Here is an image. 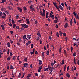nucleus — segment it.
<instances>
[{
    "label": "nucleus",
    "mask_w": 79,
    "mask_h": 79,
    "mask_svg": "<svg viewBox=\"0 0 79 79\" xmlns=\"http://www.w3.org/2000/svg\"><path fill=\"white\" fill-rule=\"evenodd\" d=\"M43 13H42V12L41 11H40V13H41V15L42 16H45V10L44 9H43Z\"/></svg>",
    "instance_id": "f257e3e1"
},
{
    "label": "nucleus",
    "mask_w": 79,
    "mask_h": 79,
    "mask_svg": "<svg viewBox=\"0 0 79 79\" xmlns=\"http://www.w3.org/2000/svg\"><path fill=\"white\" fill-rule=\"evenodd\" d=\"M50 16H49V17H51L52 19H55V15H52V13H50Z\"/></svg>",
    "instance_id": "f03ea898"
},
{
    "label": "nucleus",
    "mask_w": 79,
    "mask_h": 79,
    "mask_svg": "<svg viewBox=\"0 0 79 79\" xmlns=\"http://www.w3.org/2000/svg\"><path fill=\"white\" fill-rule=\"evenodd\" d=\"M53 4L54 5V6L55 7H56V8H58V6H57V5H56L57 3H56L55 2H53Z\"/></svg>",
    "instance_id": "7ed1b4c3"
},
{
    "label": "nucleus",
    "mask_w": 79,
    "mask_h": 79,
    "mask_svg": "<svg viewBox=\"0 0 79 79\" xmlns=\"http://www.w3.org/2000/svg\"><path fill=\"white\" fill-rule=\"evenodd\" d=\"M24 66H23V67H27L28 66V64L27 63H25L24 64Z\"/></svg>",
    "instance_id": "20e7f679"
},
{
    "label": "nucleus",
    "mask_w": 79,
    "mask_h": 79,
    "mask_svg": "<svg viewBox=\"0 0 79 79\" xmlns=\"http://www.w3.org/2000/svg\"><path fill=\"white\" fill-rule=\"evenodd\" d=\"M37 35L39 37H41V35H40V31H38V32L37 33Z\"/></svg>",
    "instance_id": "39448f33"
},
{
    "label": "nucleus",
    "mask_w": 79,
    "mask_h": 79,
    "mask_svg": "<svg viewBox=\"0 0 79 79\" xmlns=\"http://www.w3.org/2000/svg\"><path fill=\"white\" fill-rule=\"evenodd\" d=\"M57 7H59V8H60V9H61V10H63V8L61 5H59Z\"/></svg>",
    "instance_id": "423d86ee"
},
{
    "label": "nucleus",
    "mask_w": 79,
    "mask_h": 79,
    "mask_svg": "<svg viewBox=\"0 0 79 79\" xmlns=\"http://www.w3.org/2000/svg\"><path fill=\"white\" fill-rule=\"evenodd\" d=\"M27 37L28 39H31V35H27Z\"/></svg>",
    "instance_id": "0eeeda50"
},
{
    "label": "nucleus",
    "mask_w": 79,
    "mask_h": 79,
    "mask_svg": "<svg viewBox=\"0 0 79 79\" xmlns=\"http://www.w3.org/2000/svg\"><path fill=\"white\" fill-rule=\"evenodd\" d=\"M1 11H5V8L2 7L1 8Z\"/></svg>",
    "instance_id": "6e6552de"
},
{
    "label": "nucleus",
    "mask_w": 79,
    "mask_h": 79,
    "mask_svg": "<svg viewBox=\"0 0 79 79\" xmlns=\"http://www.w3.org/2000/svg\"><path fill=\"white\" fill-rule=\"evenodd\" d=\"M49 17V16H48V12H46V18H48Z\"/></svg>",
    "instance_id": "1a4fd4ad"
},
{
    "label": "nucleus",
    "mask_w": 79,
    "mask_h": 79,
    "mask_svg": "<svg viewBox=\"0 0 79 79\" xmlns=\"http://www.w3.org/2000/svg\"><path fill=\"white\" fill-rule=\"evenodd\" d=\"M38 62H39V65H41V64H42V60H38Z\"/></svg>",
    "instance_id": "9d476101"
},
{
    "label": "nucleus",
    "mask_w": 79,
    "mask_h": 79,
    "mask_svg": "<svg viewBox=\"0 0 79 79\" xmlns=\"http://www.w3.org/2000/svg\"><path fill=\"white\" fill-rule=\"evenodd\" d=\"M29 27V26L26 25V24H25V27H24V28L25 29H27Z\"/></svg>",
    "instance_id": "9b49d317"
},
{
    "label": "nucleus",
    "mask_w": 79,
    "mask_h": 79,
    "mask_svg": "<svg viewBox=\"0 0 79 79\" xmlns=\"http://www.w3.org/2000/svg\"><path fill=\"white\" fill-rule=\"evenodd\" d=\"M17 9L18 10L20 11V12H22V10L21 8H20V7H17Z\"/></svg>",
    "instance_id": "f8f14e48"
},
{
    "label": "nucleus",
    "mask_w": 79,
    "mask_h": 79,
    "mask_svg": "<svg viewBox=\"0 0 79 79\" xmlns=\"http://www.w3.org/2000/svg\"><path fill=\"white\" fill-rule=\"evenodd\" d=\"M26 20V21L27 22V24H30V22H29V19H27Z\"/></svg>",
    "instance_id": "ddd939ff"
},
{
    "label": "nucleus",
    "mask_w": 79,
    "mask_h": 79,
    "mask_svg": "<svg viewBox=\"0 0 79 79\" xmlns=\"http://www.w3.org/2000/svg\"><path fill=\"white\" fill-rule=\"evenodd\" d=\"M23 37L24 39H25V40H27V38H26V35H24V36H23Z\"/></svg>",
    "instance_id": "4468645a"
},
{
    "label": "nucleus",
    "mask_w": 79,
    "mask_h": 79,
    "mask_svg": "<svg viewBox=\"0 0 79 79\" xmlns=\"http://www.w3.org/2000/svg\"><path fill=\"white\" fill-rule=\"evenodd\" d=\"M67 27H68V23H66L64 25V27H65V28H67Z\"/></svg>",
    "instance_id": "2eb2a0df"
},
{
    "label": "nucleus",
    "mask_w": 79,
    "mask_h": 79,
    "mask_svg": "<svg viewBox=\"0 0 79 79\" xmlns=\"http://www.w3.org/2000/svg\"><path fill=\"white\" fill-rule=\"evenodd\" d=\"M66 76H67V77H69H69H70V75L68 73H66Z\"/></svg>",
    "instance_id": "dca6fc26"
},
{
    "label": "nucleus",
    "mask_w": 79,
    "mask_h": 79,
    "mask_svg": "<svg viewBox=\"0 0 79 79\" xmlns=\"http://www.w3.org/2000/svg\"><path fill=\"white\" fill-rule=\"evenodd\" d=\"M30 9H31V11H35V9H34V8L31 7V8H30Z\"/></svg>",
    "instance_id": "f3484780"
},
{
    "label": "nucleus",
    "mask_w": 79,
    "mask_h": 79,
    "mask_svg": "<svg viewBox=\"0 0 79 79\" xmlns=\"http://www.w3.org/2000/svg\"><path fill=\"white\" fill-rule=\"evenodd\" d=\"M53 69H54V67H52L50 70L51 72H52L53 71Z\"/></svg>",
    "instance_id": "a211bd4d"
},
{
    "label": "nucleus",
    "mask_w": 79,
    "mask_h": 79,
    "mask_svg": "<svg viewBox=\"0 0 79 79\" xmlns=\"http://www.w3.org/2000/svg\"><path fill=\"white\" fill-rule=\"evenodd\" d=\"M59 32L60 33L59 34L60 36H62V35H63V33L61 32L60 31H59Z\"/></svg>",
    "instance_id": "6ab92c4d"
},
{
    "label": "nucleus",
    "mask_w": 79,
    "mask_h": 79,
    "mask_svg": "<svg viewBox=\"0 0 79 79\" xmlns=\"http://www.w3.org/2000/svg\"><path fill=\"white\" fill-rule=\"evenodd\" d=\"M6 45H7V47H10V42H8V43H7Z\"/></svg>",
    "instance_id": "aec40b11"
},
{
    "label": "nucleus",
    "mask_w": 79,
    "mask_h": 79,
    "mask_svg": "<svg viewBox=\"0 0 79 79\" xmlns=\"http://www.w3.org/2000/svg\"><path fill=\"white\" fill-rule=\"evenodd\" d=\"M64 63V60H62V63H61V65H63Z\"/></svg>",
    "instance_id": "412c9836"
},
{
    "label": "nucleus",
    "mask_w": 79,
    "mask_h": 79,
    "mask_svg": "<svg viewBox=\"0 0 79 79\" xmlns=\"http://www.w3.org/2000/svg\"><path fill=\"white\" fill-rule=\"evenodd\" d=\"M38 68L39 69L38 70V72H39V73H40V71H41V70H40V67H39Z\"/></svg>",
    "instance_id": "4be33fe9"
},
{
    "label": "nucleus",
    "mask_w": 79,
    "mask_h": 79,
    "mask_svg": "<svg viewBox=\"0 0 79 79\" xmlns=\"http://www.w3.org/2000/svg\"><path fill=\"white\" fill-rule=\"evenodd\" d=\"M54 23H58V20H54Z\"/></svg>",
    "instance_id": "5701e85b"
},
{
    "label": "nucleus",
    "mask_w": 79,
    "mask_h": 79,
    "mask_svg": "<svg viewBox=\"0 0 79 79\" xmlns=\"http://www.w3.org/2000/svg\"><path fill=\"white\" fill-rule=\"evenodd\" d=\"M1 27H2V29H3V30H4L5 27H4V26H3V25H1Z\"/></svg>",
    "instance_id": "b1692460"
},
{
    "label": "nucleus",
    "mask_w": 79,
    "mask_h": 79,
    "mask_svg": "<svg viewBox=\"0 0 79 79\" xmlns=\"http://www.w3.org/2000/svg\"><path fill=\"white\" fill-rule=\"evenodd\" d=\"M28 2L30 5H31V4H32V1H29Z\"/></svg>",
    "instance_id": "393cba45"
},
{
    "label": "nucleus",
    "mask_w": 79,
    "mask_h": 79,
    "mask_svg": "<svg viewBox=\"0 0 79 79\" xmlns=\"http://www.w3.org/2000/svg\"><path fill=\"white\" fill-rule=\"evenodd\" d=\"M34 21L35 24H37V20L35 19H34Z\"/></svg>",
    "instance_id": "a878e982"
},
{
    "label": "nucleus",
    "mask_w": 79,
    "mask_h": 79,
    "mask_svg": "<svg viewBox=\"0 0 79 79\" xmlns=\"http://www.w3.org/2000/svg\"><path fill=\"white\" fill-rule=\"evenodd\" d=\"M46 54L47 55H49V50L48 49V51L46 53Z\"/></svg>",
    "instance_id": "bb28decb"
},
{
    "label": "nucleus",
    "mask_w": 79,
    "mask_h": 79,
    "mask_svg": "<svg viewBox=\"0 0 79 79\" xmlns=\"http://www.w3.org/2000/svg\"><path fill=\"white\" fill-rule=\"evenodd\" d=\"M5 0H2V2H1V3H3L4 2H6Z\"/></svg>",
    "instance_id": "cd10ccee"
},
{
    "label": "nucleus",
    "mask_w": 79,
    "mask_h": 79,
    "mask_svg": "<svg viewBox=\"0 0 79 79\" xmlns=\"http://www.w3.org/2000/svg\"><path fill=\"white\" fill-rule=\"evenodd\" d=\"M72 24H73V20H72V19H71L70 21V25H72Z\"/></svg>",
    "instance_id": "c85d7f7f"
},
{
    "label": "nucleus",
    "mask_w": 79,
    "mask_h": 79,
    "mask_svg": "<svg viewBox=\"0 0 79 79\" xmlns=\"http://www.w3.org/2000/svg\"><path fill=\"white\" fill-rule=\"evenodd\" d=\"M76 52H74L73 54V56H76Z\"/></svg>",
    "instance_id": "c756f323"
},
{
    "label": "nucleus",
    "mask_w": 79,
    "mask_h": 79,
    "mask_svg": "<svg viewBox=\"0 0 79 79\" xmlns=\"http://www.w3.org/2000/svg\"><path fill=\"white\" fill-rule=\"evenodd\" d=\"M66 65H65L64 69V71H66Z\"/></svg>",
    "instance_id": "7c9ffc66"
},
{
    "label": "nucleus",
    "mask_w": 79,
    "mask_h": 79,
    "mask_svg": "<svg viewBox=\"0 0 79 79\" xmlns=\"http://www.w3.org/2000/svg\"><path fill=\"white\" fill-rule=\"evenodd\" d=\"M31 77V74H29L27 77V78H28Z\"/></svg>",
    "instance_id": "2f4dec72"
},
{
    "label": "nucleus",
    "mask_w": 79,
    "mask_h": 79,
    "mask_svg": "<svg viewBox=\"0 0 79 79\" xmlns=\"http://www.w3.org/2000/svg\"><path fill=\"white\" fill-rule=\"evenodd\" d=\"M74 62L75 64H76V59H75V57L74 58Z\"/></svg>",
    "instance_id": "473e14b6"
},
{
    "label": "nucleus",
    "mask_w": 79,
    "mask_h": 79,
    "mask_svg": "<svg viewBox=\"0 0 79 79\" xmlns=\"http://www.w3.org/2000/svg\"><path fill=\"white\" fill-rule=\"evenodd\" d=\"M61 48L60 47V49H59V53H61Z\"/></svg>",
    "instance_id": "72a5a7b5"
},
{
    "label": "nucleus",
    "mask_w": 79,
    "mask_h": 79,
    "mask_svg": "<svg viewBox=\"0 0 79 79\" xmlns=\"http://www.w3.org/2000/svg\"><path fill=\"white\" fill-rule=\"evenodd\" d=\"M34 47V44H32L31 45V48H33Z\"/></svg>",
    "instance_id": "f704fd0d"
},
{
    "label": "nucleus",
    "mask_w": 79,
    "mask_h": 79,
    "mask_svg": "<svg viewBox=\"0 0 79 79\" xmlns=\"http://www.w3.org/2000/svg\"><path fill=\"white\" fill-rule=\"evenodd\" d=\"M56 35L58 37H59V34L58 33V32H57L56 34Z\"/></svg>",
    "instance_id": "c9c22d12"
},
{
    "label": "nucleus",
    "mask_w": 79,
    "mask_h": 79,
    "mask_svg": "<svg viewBox=\"0 0 79 79\" xmlns=\"http://www.w3.org/2000/svg\"><path fill=\"white\" fill-rule=\"evenodd\" d=\"M48 68H46V69H44V71H48Z\"/></svg>",
    "instance_id": "e433bc0d"
},
{
    "label": "nucleus",
    "mask_w": 79,
    "mask_h": 79,
    "mask_svg": "<svg viewBox=\"0 0 79 79\" xmlns=\"http://www.w3.org/2000/svg\"><path fill=\"white\" fill-rule=\"evenodd\" d=\"M76 18H77L78 19H79V16L78 15H77V14Z\"/></svg>",
    "instance_id": "4c0bfd02"
},
{
    "label": "nucleus",
    "mask_w": 79,
    "mask_h": 79,
    "mask_svg": "<svg viewBox=\"0 0 79 79\" xmlns=\"http://www.w3.org/2000/svg\"><path fill=\"white\" fill-rule=\"evenodd\" d=\"M5 13L6 14H7V15H9V12H8V11H5Z\"/></svg>",
    "instance_id": "58836bf2"
},
{
    "label": "nucleus",
    "mask_w": 79,
    "mask_h": 79,
    "mask_svg": "<svg viewBox=\"0 0 79 79\" xmlns=\"http://www.w3.org/2000/svg\"><path fill=\"white\" fill-rule=\"evenodd\" d=\"M55 64H54V63H51V66H53V65H54Z\"/></svg>",
    "instance_id": "ea45409f"
},
{
    "label": "nucleus",
    "mask_w": 79,
    "mask_h": 79,
    "mask_svg": "<svg viewBox=\"0 0 79 79\" xmlns=\"http://www.w3.org/2000/svg\"><path fill=\"white\" fill-rule=\"evenodd\" d=\"M30 54H31V55H33V54H34V52L32 51H31L30 52Z\"/></svg>",
    "instance_id": "a19ab883"
},
{
    "label": "nucleus",
    "mask_w": 79,
    "mask_h": 79,
    "mask_svg": "<svg viewBox=\"0 0 79 79\" xmlns=\"http://www.w3.org/2000/svg\"><path fill=\"white\" fill-rule=\"evenodd\" d=\"M21 26L22 27H24L25 26V24H21Z\"/></svg>",
    "instance_id": "79ce46f5"
},
{
    "label": "nucleus",
    "mask_w": 79,
    "mask_h": 79,
    "mask_svg": "<svg viewBox=\"0 0 79 79\" xmlns=\"http://www.w3.org/2000/svg\"><path fill=\"white\" fill-rule=\"evenodd\" d=\"M24 61L25 62H27V57H25Z\"/></svg>",
    "instance_id": "37998d69"
},
{
    "label": "nucleus",
    "mask_w": 79,
    "mask_h": 79,
    "mask_svg": "<svg viewBox=\"0 0 79 79\" xmlns=\"http://www.w3.org/2000/svg\"><path fill=\"white\" fill-rule=\"evenodd\" d=\"M69 66H68L67 67V71H69Z\"/></svg>",
    "instance_id": "c03bdc74"
},
{
    "label": "nucleus",
    "mask_w": 79,
    "mask_h": 79,
    "mask_svg": "<svg viewBox=\"0 0 79 79\" xmlns=\"http://www.w3.org/2000/svg\"><path fill=\"white\" fill-rule=\"evenodd\" d=\"M13 60H15L16 59V56H14L12 58Z\"/></svg>",
    "instance_id": "a18cd8bd"
},
{
    "label": "nucleus",
    "mask_w": 79,
    "mask_h": 79,
    "mask_svg": "<svg viewBox=\"0 0 79 79\" xmlns=\"http://www.w3.org/2000/svg\"><path fill=\"white\" fill-rule=\"evenodd\" d=\"M36 39L37 40H39V39H40V38H39V37H36Z\"/></svg>",
    "instance_id": "49530a36"
},
{
    "label": "nucleus",
    "mask_w": 79,
    "mask_h": 79,
    "mask_svg": "<svg viewBox=\"0 0 79 79\" xmlns=\"http://www.w3.org/2000/svg\"><path fill=\"white\" fill-rule=\"evenodd\" d=\"M63 36H64V37H65L66 35V33H64L63 34Z\"/></svg>",
    "instance_id": "de8ad7c7"
},
{
    "label": "nucleus",
    "mask_w": 79,
    "mask_h": 79,
    "mask_svg": "<svg viewBox=\"0 0 79 79\" xmlns=\"http://www.w3.org/2000/svg\"><path fill=\"white\" fill-rule=\"evenodd\" d=\"M48 67L49 70H50V69H51V67H50V65H48Z\"/></svg>",
    "instance_id": "09e8293b"
},
{
    "label": "nucleus",
    "mask_w": 79,
    "mask_h": 79,
    "mask_svg": "<svg viewBox=\"0 0 79 79\" xmlns=\"http://www.w3.org/2000/svg\"><path fill=\"white\" fill-rule=\"evenodd\" d=\"M13 26V28H15V27L16 26V24H14Z\"/></svg>",
    "instance_id": "8fccbe9b"
},
{
    "label": "nucleus",
    "mask_w": 79,
    "mask_h": 79,
    "mask_svg": "<svg viewBox=\"0 0 79 79\" xmlns=\"http://www.w3.org/2000/svg\"><path fill=\"white\" fill-rule=\"evenodd\" d=\"M13 66H11L10 67V69H13Z\"/></svg>",
    "instance_id": "3c124183"
},
{
    "label": "nucleus",
    "mask_w": 79,
    "mask_h": 79,
    "mask_svg": "<svg viewBox=\"0 0 79 79\" xmlns=\"http://www.w3.org/2000/svg\"><path fill=\"white\" fill-rule=\"evenodd\" d=\"M12 24H15V21H14L13 19L12 20Z\"/></svg>",
    "instance_id": "603ef678"
},
{
    "label": "nucleus",
    "mask_w": 79,
    "mask_h": 79,
    "mask_svg": "<svg viewBox=\"0 0 79 79\" xmlns=\"http://www.w3.org/2000/svg\"><path fill=\"white\" fill-rule=\"evenodd\" d=\"M24 10V11H27V9H26V7H23Z\"/></svg>",
    "instance_id": "864d4df0"
},
{
    "label": "nucleus",
    "mask_w": 79,
    "mask_h": 79,
    "mask_svg": "<svg viewBox=\"0 0 79 79\" xmlns=\"http://www.w3.org/2000/svg\"><path fill=\"white\" fill-rule=\"evenodd\" d=\"M16 28L17 29H19V26H17L16 27Z\"/></svg>",
    "instance_id": "5fc2aeb1"
},
{
    "label": "nucleus",
    "mask_w": 79,
    "mask_h": 79,
    "mask_svg": "<svg viewBox=\"0 0 79 79\" xmlns=\"http://www.w3.org/2000/svg\"><path fill=\"white\" fill-rule=\"evenodd\" d=\"M3 15V13L1 12L0 13V16H2Z\"/></svg>",
    "instance_id": "6e6d98bb"
},
{
    "label": "nucleus",
    "mask_w": 79,
    "mask_h": 79,
    "mask_svg": "<svg viewBox=\"0 0 79 79\" xmlns=\"http://www.w3.org/2000/svg\"><path fill=\"white\" fill-rule=\"evenodd\" d=\"M7 50L8 52H7V55H9V53H10V51L9 50V49H8Z\"/></svg>",
    "instance_id": "4d7b16f0"
},
{
    "label": "nucleus",
    "mask_w": 79,
    "mask_h": 79,
    "mask_svg": "<svg viewBox=\"0 0 79 79\" xmlns=\"http://www.w3.org/2000/svg\"><path fill=\"white\" fill-rule=\"evenodd\" d=\"M33 6H34L32 5H31L30 6V8H32Z\"/></svg>",
    "instance_id": "13d9d810"
},
{
    "label": "nucleus",
    "mask_w": 79,
    "mask_h": 79,
    "mask_svg": "<svg viewBox=\"0 0 79 79\" xmlns=\"http://www.w3.org/2000/svg\"><path fill=\"white\" fill-rule=\"evenodd\" d=\"M64 4L65 5V6H66V7H67V6H68V5H67V4H66V2H65Z\"/></svg>",
    "instance_id": "bf43d9fd"
},
{
    "label": "nucleus",
    "mask_w": 79,
    "mask_h": 79,
    "mask_svg": "<svg viewBox=\"0 0 79 79\" xmlns=\"http://www.w3.org/2000/svg\"><path fill=\"white\" fill-rule=\"evenodd\" d=\"M47 48H49V45L48 44H47Z\"/></svg>",
    "instance_id": "052dcab7"
},
{
    "label": "nucleus",
    "mask_w": 79,
    "mask_h": 79,
    "mask_svg": "<svg viewBox=\"0 0 79 79\" xmlns=\"http://www.w3.org/2000/svg\"><path fill=\"white\" fill-rule=\"evenodd\" d=\"M73 14L74 15V16H75L76 17V13H75V12H73Z\"/></svg>",
    "instance_id": "680f3d73"
},
{
    "label": "nucleus",
    "mask_w": 79,
    "mask_h": 79,
    "mask_svg": "<svg viewBox=\"0 0 79 79\" xmlns=\"http://www.w3.org/2000/svg\"><path fill=\"white\" fill-rule=\"evenodd\" d=\"M61 5L63 6V7H64V3H61Z\"/></svg>",
    "instance_id": "e2e57ef3"
},
{
    "label": "nucleus",
    "mask_w": 79,
    "mask_h": 79,
    "mask_svg": "<svg viewBox=\"0 0 79 79\" xmlns=\"http://www.w3.org/2000/svg\"><path fill=\"white\" fill-rule=\"evenodd\" d=\"M7 59L8 61H9L10 60V57H8L7 58Z\"/></svg>",
    "instance_id": "0e129e2a"
},
{
    "label": "nucleus",
    "mask_w": 79,
    "mask_h": 79,
    "mask_svg": "<svg viewBox=\"0 0 79 79\" xmlns=\"http://www.w3.org/2000/svg\"><path fill=\"white\" fill-rule=\"evenodd\" d=\"M40 42L41 45H42V41L40 40Z\"/></svg>",
    "instance_id": "69168bd1"
},
{
    "label": "nucleus",
    "mask_w": 79,
    "mask_h": 79,
    "mask_svg": "<svg viewBox=\"0 0 79 79\" xmlns=\"http://www.w3.org/2000/svg\"><path fill=\"white\" fill-rule=\"evenodd\" d=\"M13 55V53H12V52H10V56H12Z\"/></svg>",
    "instance_id": "338daca9"
},
{
    "label": "nucleus",
    "mask_w": 79,
    "mask_h": 79,
    "mask_svg": "<svg viewBox=\"0 0 79 79\" xmlns=\"http://www.w3.org/2000/svg\"><path fill=\"white\" fill-rule=\"evenodd\" d=\"M9 10H13V7H11V8L9 9Z\"/></svg>",
    "instance_id": "774afa93"
}]
</instances>
